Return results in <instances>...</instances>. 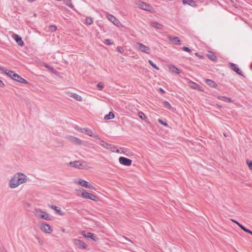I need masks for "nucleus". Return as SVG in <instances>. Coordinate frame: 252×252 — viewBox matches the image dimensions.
<instances>
[{"instance_id":"12","label":"nucleus","mask_w":252,"mask_h":252,"mask_svg":"<svg viewBox=\"0 0 252 252\" xmlns=\"http://www.w3.org/2000/svg\"><path fill=\"white\" fill-rule=\"evenodd\" d=\"M119 161L121 164L127 166H130L132 163V160L131 159L123 157H121L119 158Z\"/></svg>"},{"instance_id":"26","label":"nucleus","mask_w":252,"mask_h":252,"mask_svg":"<svg viewBox=\"0 0 252 252\" xmlns=\"http://www.w3.org/2000/svg\"><path fill=\"white\" fill-rule=\"evenodd\" d=\"M183 3L184 4H188L192 6H196V2L193 0H183Z\"/></svg>"},{"instance_id":"11","label":"nucleus","mask_w":252,"mask_h":252,"mask_svg":"<svg viewBox=\"0 0 252 252\" xmlns=\"http://www.w3.org/2000/svg\"><path fill=\"white\" fill-rule=\"evenodd\" d=\"M82 132L85 133L86 134L90 136L93 137L97 139H100V136L96 133L94 132L92 130L89 128H83L81 129Z\"/></svg>"},{"instance_id":"22","label":"nucleus","mask_w":252,"mask_h":252,"mask_svg":"<svg viewBox=\"0 0 252 252\" xmlns=\"http://www.w3.org/2000/svg\"><path fill=\"white\" fill-rule=\"evenodd\" d=\"M51 208L56 212L59 215L63 216L64 215V213L58 207L52 205L51 206Z\"/></svg>"},{"instance_id":"32","label":"nucleus","mask_w":252,"mask_h":252,"mask_svg":"<svg viewBox=\"0 0 252 252\" xmlns=\"http://www.w3.org/2000/svg\"><path fill=\"white\" fill-rule=\"evenodd\" d=\"M72 98L78 101H81L82 100V96L75 93L74 94V95H72Z\"/></svg>"},{"instance_id":"9","label":"nucleus","mask_w":252,"mask_h":252,"mask_svg":"<svg viewBox=\"0 0 252 252\" xmlns=\"http://www.w3.org/2000/svg\"><path fill=\"white\" fill-rule=\"evenodd\" d=\"M72 242L74 246L79 249H86L88 247L87 244L80 239H74L72 240Z\"/></svg>"},{"instance_id":"10","label":"nucleus","mask_w":252,"mask_h":252,"mask_svg":"<svg viewBox=\"0 0 252 252\" xmlns=\"http://www.w3.org/2000/svg\"><path fill=\"white\" fill-rule=\"evenodd\" d=\"M107 19L118 27L122 26L120 21L113 15L108 14L106 15Z\"/></svg>"},{"instance_id":"35","label":"nucleus","mask_w":252,"mask_h":252,"mask_svg":"<svg viewBox=\"0 0 252 252\" xmlns=\"http://www.w3.org/2000/svg\"><path fill=\"white\" fill-rule=\"evenodd\" d=\"M138 116L142 120H144L147 118L146 115L142 112H139L138 113Z\"/></svg>"},{"instance_id":"23","label":"nucleus","mask_w":252,"mask_h":252,"mask_svg":"<svg viewBox=\"0 0 252 252\" xmlns=\"http://www.w3.org/2000/svg\"><path fill=\"white\" fill-rule=\"evenodd\" d=\"M85 238H91L94 241H96L98 239L97 237L94 233L91 232L87 233Z\"/></svg>"},{"instance_id":"51","label":"nucleus","mask_w":252,"mask_h":252,"mask_svg":"<svg viewBox=\"0 0 252 252\" xmlns=\"http://www.w3.org/2000/svg\"><path fill=\"white\" fill-rule=\"evenodd\" d=\"M35 0H27L28 1L30 2H33L34 1H35Z\"/></svg>"},{"instance_id":"40","label":"nucleus","mask_w":252,"mask_h":252,"mask_svg":"<svg viewBox=\"0 0 252 252\" xmlns=\"http://www.w3.org/2000/svg\"><path fill=\"white\" fill-rule=\"evenodd\" d=\"M49 29L51 32H54L57 30V27L55 25H50L49 26Z\"/></svg>"},{"instance_id":"13","label":"nucleus","mask_w":252,"mask_h":252,"mask_svg":"<svg viewBox=\"0 0 252 252\" xmlns=\"http://www.w3.org/2000/svg\"><path fill=\"white\" fill-rule=\"evenodd\" d=\"M188 84L189 87L192 89L203 91V89L198 84L190 80L188 81Z\"/></svg>"},{"instance_id":"17","label":"nucleus","mask_w":252,"mask_h":252,"mask_svg":"<svg viewBox=\"0 0 252 252\" xmlns=\"http://www.w3.org/2000/svg\"><path fill=\"white\" fill-rule=\"evenodd\" d=\"M230 68L235 72H236L237 74L239 75L241 74V71L238 68L237 65L233 63H230Z\"/></svg>"},{"instance_id":"36","label":"nucleus","mask_w":252,"mask_h":252,"mask_svg":"<svg viewBox=\"0 0 252 252\" xmlns=\"http://www.w3.org/2000/svg\"><path fill=\"white\" fill-rule=\"evenodd\" d=\"M149 63L153 67L157 70H159V68L151 60H149Z\"/></svg>"},{"instance_id":"48","label":"nucleus","mask_w":252,"mask_h":252,"mask_svg":"<svg viewBox=\"0 0 252 252\" xmlns=\"http://www.w3.org/2000/svg\"><path fill=\"white\" fill-rule=\"evenodd\" d=\"M159 91L162 94H165V91L164 90H163L162 88H159Z\"/></svg>"},{"instance_id":"4","label":"nucleus","mask_w":252,"mask_h":252,"mask_svg":"<svg viewBox=\"0 0 252 252\" xmlns=\"http://www.w3.org/2000/svg\"><path fill=\"white\" fill-rule=\"evenodd\" d=\"M33 213L34 216L38 219H43L46 220H51V217L50 215L47 212L42 211L40 209H35Z\"/></svg>"},{"instance_id":"49","label":"nucleus","mask_w":252,"mask_h":252,"mask_svg":"<svg viewBox=\"0 0 252 252\" xmlns=\"http://www.w3.org/2000/svg\"><path fill=\"white\" fill-rule=\"evenodd\" d=\"M67 94H68V95L69 96L72 97V95H74V93H71V92H67Z\"/></svg>"},{"instance_id":"28","label":"nucleus","mask_w":252,"mask_h":252,"mask_svg":"<svg viewBox=\"0 0 252 252\" xmlns=\"http://www.w3.org/2000/svg\"><path fill=\"white\" fill-rule=\"evenodd\" d=\"M163 104L165 107L168 108V109L172 110V111H175V109L172 107V106L170 105V104L168 101H164Z\"/></svg>"},{"instance_id":"29","label":"nucleus","mask_w":252,"mask_h":252,"mask_svg":"<svg viewBox=\"0 0 252 252\" xmlns=\"http://www.w3.org/2000/svg\"><path fill=\"white\" fill-rule=\"evenodd\" d=\"M115 117L114 113L112 112H110L108 115H106L104 117L105 120H110L112 119Z\"/></svg>"},{"instance_id":"38","label":"nucleus","mask_w":252,"mask_h":252,"mask_svg":"<svg viewBox=\"0 0 252 252\" xmlns=\"http://www.w3.org/2000/svg\"><path fill=\"white\" fill-rule=\"evenodd\" d=\"M97 87L99 90H102L104 88V84L102 82H99L97 84Z\"/></svg>"},{"instance_id":"52","label":"nucleus","mask_w":252,"mask_h":252,"mask_svg":"<svg viewBox=\"0 0 252 252\" xmlns=\"http://www.w3.org/2000/svg\"><path fill=\"white\" fill-rule=\"evenodd\" d=\"M62 231L63 232H65L64 229H63Z\"/></svg>"},{"instance_id":"39","label":"nucleus","mask_w":252,"mask_h":252,"mask_svg":"<svg viewBox=\"0 0 252 252\" xmlns=\"http://www.w3.org/2000/svg\"><path fill=\"white\" fill-rule=\"evenodd\" d=\"M104 43L106 45H110L113 44V42L110 39H106L104 41Z\"/></svg>"},{"instance_id":"33","label":"nucleus","mask_w":252,"mask_h":252,"mask_svg":"<svg viewBox=\"0 0 252 252\" xmlns=\"http://www.w3.org/2000/svg\"><path fill=\"white\" fill-rule=\"evenodd\" d=\"M85 21L87 25H90L93 23V19L90 17H87L86 18Z\"/></svg>"},{"instance_id":"25","label":"nucleus","mask_w":252,"mask_h":252,"mask_svg":"<svg viewBox=\"0 0 252 252\" xmlns=\"http://www.w3.org/2000/svg\"><path fill=\"white\" fill-rule=\"evenodd\" d=\"M69 140L75 144L80 145L82 144V141L75 137L71 136L70 137Z\"/></svg>"},{"instance_id":"53","label":"nucleus","mask_w":252,"mask_h":252,"mask_svg":"<svg viewBox=\"0 0 252 252\" xmlns=\"http://www.w3.org/2000/svg\"><path fill=\"white\" fill-rule=\"evenodd\" d=\"M224 135L225 137H226V136H227L226 134H224Z\"/></svg>"},{"instance_id":"15","label":"nucleus","mask_w":252,"mask_h":252,"mask_svg":"<svg viewBox=\"0 0 252 252\" xmlns=\"http://www.w3.org/2000/svg\"><path fill=\"white\" fill-rule=\"evenodd\" d=\"M12 79L17 82H20L21 83H23V84H28L29 83L27 80H26L25 79L23 78L22 77L19 76L17 73H15V74H14V77Z\"/></svg>"},{"instance_id":"43","label":"nucleus","mask_w":252,"mask_h":252,"mask_svg":"<svg viewBox=\"0 0 252 252\" xmlns=\"http://www.w3.org/2000/svg\"><path fill=\"white\" fill-rule=\"evenodd\" d=\"M247 163L249 168L252 170V161L251 160H247Z\"/></svg>"},{"instance_id":"7","label":"nucleus","mask_w":252,"mask_h":252,"mask_svg":"<svg viewBox=\"0 0 252 252\" xmlns=\"http://www.w3.org/2000/svg\"><path fill=\"white\" fill-rule=\"evenodd\" d=\"M136 5L138 7L141 9L147 11L151 13L154 12V8L149 3L142 1H138L136 2Z\"/></svg>"},{"instance_id":"14","label":"nucleus","mask_w":252,"mask_h":252,"mask_svg":"<svg viewBox=\"0 0 252 252\" xmlns=\"http://www.w3.org/2000/svg\"><path fill=\"white\" fill-rule=\"evenodd\" d=\"M12 37L15 40L16 43L20 46H24V43L22 38L18 34L13 33L12 35Z\"/></svg>"},{"instance_id":"5","label":"nucleus","mask_w":252,"mask_h":252,"mask_svg":"<svg viewBox=\"0 0 252 252\" xmlns=\"http://www.w3.org/2000/svg\"><path fill=\"white\" fill-rule=\"evenodd\" d=\"M74 183L85 189H88L91 190H95V188L93 185L83 179L78 178L74 179Z\"/></svg>"},{"instance_id":"21","label":"nucleus","mask_w":252,"mask_h":252,"mask_svg":"<svg viewBox=\"0 0 252 252\" xmlns=\"http://www.w3.org/2000/svg\"><path fill=\"white\" fill-rule=\"evenodd\" d=\"M168 39L175 44L178 45L181 44V41L177 37L169 36Z\"/></svg>"},{"instance_id":"37","label":"nucleus","mask_w":252,"mask_h":252,"mask_svg":"<svg viewBox=\"0 0 252 252\" xmlns=\"http://www.w3.org/2000/svg\"><path fill=\"white\" fill-rule=\"evenodd\" d=\"M116 50L118 52L120 53H123L125 51V50L123 48V47L121 46H118L116 48Z\"/></svg>"},{"instance_id":"1","label":"nucleus","mask_w":252,"mask_h":252,"mask_svg":"<svg viewBox=\"0 0 252 252\" xmlns=\"http://www.w3.org/2000/svg\"><path fill=\"white\" fill-rule=\"evenodd\" d=\"M27 181V177L26 175L21 173H17L14 175L9 181V187L11 189H14Z\"/></svg>"},{"instance_id":"6","label":"nucleus","mask_w":252,"mask_h":252,"mask_svg":"<svg viewBox=\"0 0 252 252\" xmlns=\"http://www.w3.org/2000/svg\"><path fill=\"white\" fill-rule=\"evenodd\" d=\"M135 49L142 53L149 55L151 53L150 48L140 42H137L135 44Z\"/></svg>"},{"instance_id":"41","label":"nucleus","mask_w":252,"mask_h":252,"mask_svg":"<svg viewBox=\"0 0 252 252\" xmlns=\"http://www.w3.org/2000/svg\"><path fill=\"white\" fill-rule=\"evenodd\" d=\"M49 70L55 75L58 74L57 71L52 66L51 67V68L49 69Z\"/></svg>"},{"instance_id":"19","label":"nucleus","mask_w":252,"mask_h":252,"mask_svg":"<svg viewBox=\"0 0 252 252\" xmlns=\"http://www.w3.org/2000/svg\"><path fill=\"white\" fill-rule=\"evenodd\" d=\"M168 68L170 72L172 73H175L177 74H180L181 73L180 70L173 65L170 64L168 65Z\"/></svg>"},{"instance_id":"34","label":"nucleus","mask_w":252,"mask_h":252,"mask_svg":"<svg viewBox=\"0 0 252 252\" xmlns=\"http://www.w3.org/2000/svg\"><path fill=\"white\" fill-rule=\"evenodd\" d=\"M15 73H16L12 70H8L7 72H6V75L12 79L14 77V74Z\"/></svg>"},{"instance_id":"47","label":"nucleus","mask_w":252,"mask_h":252,"mask_svg":"<svg viewBox=\"0 0 252 252\" xmlns=\"http://www.w3.org/2000/svg\"><path fill=\"white\" fill-rule=\"evenodd\" d=\"M5 86L4 84L3 83V82L0 80V87L3 88Z\"/></svg>"},{"instance_id":"50","label":"nucleus","mask_w":252,"mask_h":252,"mask_svg":"<svg viewBox=\"0 0 252 252\" xmlns=\"http://www.w3.org/2000/svg\"><path fill=\"white\" fill-rule=\"evenodd\" d=\"M45 66L47 68H48L49 70V69H50V68H51V66H49V65H47V64H45Z\"/></svg>"},{"instance_id":"45","label":"nucleus","mask_w":252,"mask_h":252,"mask_svg":"<svg viewBox=\"0 0 252 252\" xmlns=\"http://www.w3.org/2000/svg\"><path fill=\"white\" fill-rule=\"evenodd\" d=\"M182 49H183V51L187 52H189V53L191 52L190 49H189L187 47H184Z\"/></svg>"},{"instance_id":"42","label":"nucleus","mask_w":252,"mask_h":252,"mask_svg":"<svg viewBox=\"0 0 252 252\" xmlns=\"http://www.w3.org/2000/svg\"><path fill=\"white\" fill-rule=\"evenodd\" d=\"M158 122L161 125H162L163 126H168V124L166 122H163V121H162L161 119H158Z\"/></svg>"},{"instance_id":"44","label":"nucleus","mask_w":252,"mask_h":252,"mask_svg":"<svg viewBox=\"0 0 252 252\" xmlns=\"http://www.w3.org/2000/svg\"><path fill=\"white\" fill-rule=\"evenodd\" d=\"M0 71H1L2 72L5 73V74H6V72H7L8 69H5V68H4L3 67L0 66Z\"/></svg>"},{"instance_id":"3","label":"nucleus","mask_w":252,"mask_h":252,"mask_svg":"<svg viewBox=\"0 0 252 252\" xmlns=\"http://www.w3.org/2000/svg\"><path fill=\"white\" fill-rule=\"evenodd\" d=\"M69 165L74 168L79 169H87L89 168V164L84 160H75L70 161L69 163Z\"/></svg>"},{"instance_id":"30","label":"nucleus","mask_w":252,"mask_h":252,"mask_svg":"<svg viewBox=\"0 0 252 252\" xmlns=\"http://www.w3.org/2000/svg\"><path fill=\"white\" fill-rule=\"evenodd\" d=\"M63 2L66 5L69 6L71 8H73L74 7L71 0H63Z\"/></svg>"},{"instance_id":"8","label":"nucleus","mask_w":252,"mask_h":252,"mask_svg":"<svg viewBox=\"0 0 252 252\" xmlns=\"http://www.w3.org/2000/svg\"><path fill=\"white\" fill-rule=\"evenodd\" d=\"M39 228L42 232L48 234H51L53 231L52 227L49 224L44 221L39 223Z\"/></svg>"},{"instance_id":"16","label":"nucleus","mask_w":252,"mask_h":252,"mask_svg":"<svg viewBox=\"0 0 252 252\" xmlns=\"http://www.w3.org/2000/svg\"><path fill=\"white\" fill-rule=\"evenodd\" d=\"M233 222L237 224L243 231L245 232L248 233L252 235V231L247 229L245 228L244 226H243L242 224H241L239 222L237 221L236 220H231Z\"/></svg>"},{"instance_id":"27","label":"nucleus","mask_w":252,"mask_h":252,"mask_svg":"<svg viewBox=\"0 0 252 252\" xmlns=\"http://www.w3.org/2000/svg\"><path fill=\"white\" fill-rule=\"evenodd\" d=\"M207 56L208 57V58L209 59H210L211 61H215L217 59V57H216V55L214 54V53L211 51L208 52Z\"/></svg>"},{"instance_id":"31","label":"nucleus","mask_w":252,"mask_h":252,"mask_svg":"<svg viewBox=\"0 0 252 252\" xmlns=\"http://www.w3.org/2000/svg\"><path fill=\"white\" fill-rule=\"evenodd\" d=\"M100 142H99V144L100 145L104 147V148H106V149H108L109 148V144H107L106 142H105L104 141L102 140H101L100 139H99Z\"/></svg>"},{"instance_id":"24","label":"nucleus","mask_w":252,"mask_h":252,"mask_svg":"<svg viewBox=\"0 0 252 252\" xmlns=\"http://www.w3.org/2000/svg\"><path fill=\"white\" fill-rule=\"evenodd\" d=\"M218 97L220 100L227 103H230L232 102V99L230 97H228L225 96H219Z\"/></svg>"},{"instance_id":"2","label":"nucleus","mask_w":252,"mask_h":252,"mask_svg":"<svg viewBox=\"0 0 252 252\" xmlns=\"http://www.w3.org/2000/svg\"><path fill=\"white\" fill-rule=\"evenodd\" d=\"M76 191L80 193V194L78 193L77 195L80 196L84 199H90L95 202H97L99 200L98 197L93 193L88 192L84 189H77Z\"/></svg>"},{"instance_id":"18","label":"nucleus","mask_w":252,"mask_h":252,"mask_svg":"<svg viewBox=\"0 0 252 252\" xmlns=\"http://www.w3.org/2000/svg\"><path fill=\"white\" fill-rule=\"evenodd\" d=\"M151 26L158 30H162L163 26L162 24L157 22H152L150 24Z\"/></svg>"},{"instance_id":"46","label":"nucleus","mask_w":252,"mask_h":252,"mask_svg":"<svg viewBox=\"0 0 252 252\" xmlns=\"http://www.w3.org/2000/svg\"><path fill=\"white\" fill-rule=\"evenodd\" d=\"M80 233L85 238V236H86L87 233L85 231H82L80 232Z\"/></svg>"},{"instance_id":"20","label":"nucleus","mask_w":252,"mask_h":252,"mask_svg":"<svg viewBox=\"0 0 252 252\" xmlns=\"http://www.w3.org/2000/svg\"><path fill=\"white\" fill-rule=\"evenodd\" d=\"M205 81L208 85L212 88H216L217 87V84L212 80L206 79Z\"/></svg>"}]
</instances>
